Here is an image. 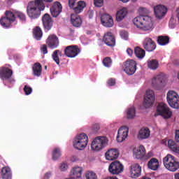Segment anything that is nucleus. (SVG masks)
I'll use <instances>...</instances> for the list:
<instances>
[{
    "label": "nucleus",
    "instance_id": "37",
    "mask_svg": "<svg viewBox=\"0 0 179 179\" xmlns=\"http://www.w3.org/2000/svg\"><path fill=\"white\" fill-rule=\"evenodd\" d=\"M34 36L36 40H41L43 37V31L40 27H36L34 29Z\"/></svg>",
    "mask_w": 179,
    "mask_h": 179
},
{
    "label": "nucleus",
    "instance_id": "26",
    "mask_svg": "<svg viewBox=\"0 0 179 179\" xmlns=\"http://www.w3.org/2000/svg\"><path fill=\"white\" fill-rule=\"evenodd\" d=\"M145 155L146 150L143 145H140L138 148L134 150V157H135V159H143Z\"/></svg>",
    "mask_w": 179,
    "mask_h": 179
},
{
    "label": "nucleus",
    "instance_id": "5",
    "mask_svg": "<svg viewBox=\"0 0 179 179\" xmlns=\"http://www.w3.org/2000/svg\"><path fill=\"white\" fill-rule=\"evenodd\" d=\"M108 143V139L106 136H97L95 138L91 143V149L95 152L101 150L103 148L107 146Z\"/></svg>",
    "mask_w": 179,
    "mask_h": 179
},
{
    "label": "nucleus",
    "instance_id": "58",
    "mask_svg": "<svg viewBox=\"0 0 179 179\" xmlns=\"http://www.w3.org/2000/svg\"><path fill=\"white\" fill-rule=\"evenodd\" d=\"M43 1H44V2H52L53 0H42V2Z\"/></svg>",
    "mask_w": 179,
    "mask_h": 179
},
{
    "label": "nucleus",
    "instance_id": "49",
    "mask_svg": "<svg viewBox=\"0 0 179 179\" xmlns=\"http://www.w3.org/2000/svg\"><path fill=\"white\" fill-rule=\"evenodd\" d=\"M103 0H94V5L97 8H101V6H103Z\"/></svg>",
    "mask_w": 179,
    "mask_h": 179
},
{
    "label": "nucleus",
    "instance_id": "30",
    "mask_svg": "<svg viewBox=\"0 0 179 179\" xmlns=\"http://www.w3.org/2000/svg\"><path fill=\"white\" fill-rule=\"evenodd\" d=\"M34 76H41L43 72V67L40 63H35L32 67Z\"/></svg>",
    "mask_w": 179,
    "mask_h": 179
},
{
    "label": "nucleus",
    "instance_id": "45",
    "mask_svg": "<svg viewBox=\"0 0 179 179\" xmlns=\"http://www.w3.org/2000/svg\"><path fill=\"white\" fill-rule=\"evenodd\" d=\"M100 131V125L99 124H92L91 127V132L92 134H97Z\"/></svg>",
    "mask_w": 179,
    "mask_h": 179
},
{
    "label": "nucleus",
    "instance_id": "15",
    "mask_svg": "<svg viewBox=\"0 0 179 179\" xmlns=\"http://www.w3.org/2000/svg\"><path fill=\"white\" fill-rule=\"evenodd\" d=\"M129 129L125 126L121 127L117 131V141L119 143L124 142L128 137Z\"/></svg>",
    "mask_w": 179,
    "mask_h": 179
},
{
    "label": "nucleus",
    "instance_id": "32",
    "mask_svg": "<svg viewBox=\"0 0 179 179\" xmlns=\"http://www.w3.org/2000/svg\"><path fill=\"white\" fill-rule=\"evenodd\" d=\"M1 177L3 179H11L12 172L9 167H3L1 169Z\"/></svg>",
    "mask_w": 179,
    "mask_h": 179
},
{
    "label": "nucleus",
    "instance_id": "34",
    "mask_svg": "<svg viewBox=\"0 0 179 179\" xmlns=\"http://www.w3.org/2000/svg\"><path fill=\"white\" fill-rule=\"evenodd\" d=\"M157 41L159 45H167L170 43V37L167 36H159Z\"/></svg>",
    "mask_w": 179,
    "mask_h": 179
},
{
    "label": "nucleus",
    "instance_id": "20",
    "mask_svg": "<svg viewBox=\"0 0 179 179\" xmlns=\"http://www.w3.org/2000/svg\"><path fill=\"white\" fill-rule=\"evenodd\" d=\"M103 41L108 47H114L115 45V37L111 32H106L104 34Z\"/></svg>",
    "mask_w": 179,
    "mask_h": 179
},
{
    "label": "nucleus",
    "instance_id": "48",
    "mask_svg": "<svg viewBox=\"0 0 179 179\" xmlns=\"http://www.w3.org/2000/svg\"><path fill=\"white\" fill-rule=\"evenodd\" d=\"M41 52H42V54H43L44 55H45V54H48V50L47 48V45H45V44L41 45Z\"/></svg>",
    "mask_w": 179,
    "mask_h": 179
},
{
    "label": "nucleus",
    "instance_id": "17",
    "mask_svg": "<svg viewBox=\"0 0 179 179\" xmlns=\"http://www.w3.org/2000/svg\"><path fill=\"white\" fill-rule=\"evenodd\" d=\"M168 10L166 7L163 5H158L154 8L155 15L157 19L164 17Z\"/></svg>",
    "mask_w": 179,
    "mask_h": 179
},
{
    "label": "nucleus",
    "instance_id": "12",
    "mask_svg": "<svg viewBox=\"0 0 179 179\" xmlns=\"http://www.w3.org/2000/svg\"><path fill=\"white\" fill-rule=\"evenodd\" d=\"M155 92L152 90H148L144 97L143 106L145 108H149L155 103Z\"/></svg>",
    "mask_w": 179,
    "mask_h": 179
},
{
    "label": "nucleus",
    "instance_id": "19",
    "mask_svg": "<svg viewBox=\"0 0 179 179\" xmlns=\"http://www.w3.org/2000/svg\"><path fill=\"white\" fill-rule=\"evenodd\" d=\"M129 170L131 178H138V177H141L142 168L141 167V165H139V164H131Z\"/></svg>",
    "mask_w": 179,
    "mask_h": 179
},
{
    "label": "nucleus",
    "instance_id": "39",
    "mask_svg": "<svg viewBox=\"0 0 179 179\" xmlns=\"http://www.w3.org/2000/svg\"><path fill=\"white\" fill-rule=\"evenodd\" d=\"M136 114V110H135V107H130L127 110V118H128V120H132L135 118Z\"/></svg>",
    "mask_w": 179,
    "mask_h": 179
},
{
    "label": "nucleus",
    "instance_id": "35",
    "mask_svg": "<svg viewBox=\"0 0 179 179\" xmlns=\"http://www.w3.org/2000/svg\"><path fill=\"white\" fill-rule=\"evenodd\" d=\"M168 146L172 152H174L175 153H179V147L177 146V143H176L175 141L173 140H169L168 141Z\"/></svg>",
    "mask_w": 179,
    "mask_h": 179
},
{
    "label": "nucleus",
    "instance_id": "43",
    "mask_svg": "<svg viewBox=\"0 0 179 179\" xmlns=\"http://www.w3.org/2000/svg\"><path fill=\"white\" fill-rule=\"evenodd\" d=\"M85 179H97V175L92 171H88L85 173Z\"/></svg>",
    "mask_w": 179,
    "mask_h": 179
},
{
    "label": "nucleus",
    "instance_id": "2",
    "mask_svg": "<svg viewBox=\"0 0 179 179\" xmlns=\"http://www.w3.org/2000/svg\"><path fill=\"white\" fill-rule=\"evenodd\" d=\"M133 23L137 29L143 31H150L153 30V20L152 17L148 15H140L134 18Z\"/></svg>",
    "mask_w": 179,
    "mask_h": 179
},
{
    "label": "nucleus",
    "instance_id": "57",
    "mask_svg": "<svg viewBox=\"0 0 179 179\" xmlns=\"http://www.w3.org/2000/svg\"><path fill=\"white\" fill-rule=\"evenodd\" d=\"M169 26L171 29H174V24H171V22H169Z\"/></svg>",
    "mask_w": 179,
    "mask_h": 179
},
{
    "label": "nucleus",
    "instance_id": "36",
    "mask_svg": "<svg viewBox=\"0 0 179 179\" xmlns=\"http://www.w3.org/2000/svg\"><path fill=\"white\" fill-rule=\"evenodd\" d=\"M134 54L137 58L142 59L145 55V50L141 48L140 47H136L134 48Z\"/></svg>",
    "mask_w": 179,
    "mask_h": 179
},
{
    "label": "nucleus",
    "instance_id": "53",
    "mask_svg": "<svg viewBox=\"0 0 179 179\" xmlns=\"http://www.w3.org/2000/svg\"><path fill=\"white\" fill-rule=\"evenodd\" d=\"M127 52L128 55H129V57H132V55L134 54V50L132 49H131V48H128L127 49Z\"/></svg>",
    "mask_w": 179,
    "mask_h": 179
},
{
    "label": "nucleus",
    "instance_id": "14",
    "mask_svg": "<svg viewBox=\"0 0 179 179\" xmlns=\"http://www.w3.org/2000/svg\"><path fill=\"white\" fill-rule=\"evenodd\" d=\"M46 44L49 48L54 50L55 48H57L59 45V39H58L57 35L51 34L46 39Z\"/></svg>",
    "mask_w": 179,
    "mask_h": 179
},
{
    "label": "nucleus",
    "instance_id": "21",
    "mask_svg": "<svg viewBox=\"0 0 179 179\" xmlns=\"http://www.w3.org/2000/svg\"><path fill=\"white\" fill-rule=\"evenodd\" d=\"M62 12V5L60 2L56 1L50 8V13L53 17L59 16V13Z\"/></svg>",
    "mask_w": 179,
    "mask_h": 179
},
{
    "label": "nucleus",
    "instance_id": "11",
    "mask_svg": "<svg viewBox=\"0 0 179 179\" xmlns=\"http://www.w3.org/2000/svg\"><path fill=\"white\" fill-rule=\"evenodd\" d=\"M164 76L163 74L157 75L154 77L152 81V85L155 90H162L164 87Z\"/></svg>",
    "mask_w": 179,
    "mask_h": 179
},
{
    "label": "nucleus",
    "instance_id": "4",
    "mask_svg": "<svg viewBox=\"0 0 179 179\" xmlns=\"http://www.w3.org/2000/svg\"><path fill=\"white\" fill-rule=\"evenodd\" d=\"M89 143V138L87 135L85 133H82L74 139L73 146L78 150H83L87 146Z\"/></svg>",
    "mask_w": 179,
    "mask_h": 179
},
{
    "label": "nucleus",
    "instance_id": "13",
    "mask_svg": "<svg viewBox=\"0 0 179 179\" xmlns=\"http://www.w3.org/2000/svg\"><path fill=\"white\" fill-rule=\"evenodd\" d=\"M79 52H80V49L77 45H69L64 49L65 56L69 58H75Z\"/></svg>",
    "mask_w": 179,
    "mask_h": 179
},
{
    "label": "nucleus",
    "instance_id": "42",
    "mask_svg": "<svg viewBox=\"0 0 179 179\" xmlns=\"http://www.w3.org/2000/svg\"><path fill=\"white\" fill-rule=\"evenodd\" d=\"M61 157V150L59 148H55L52 153V159L57 160Z\"/></svg>",
    "mask_w": 179,
    "mask_h": 179
},
{
    "label": "nucleus",
    "instance_id": "44",
    "mask_svg": "<svg viewBox=\"0 0 179 179\" xmlns=\"http://www.w3.org/2000/svg\"><path fill=\"white\" fill-rule=\"evenodd\" d=\"M103 64L104 65V66H106V68H110V66H111L112 64H113V60L111 59V57H106L103 59Z\"/></svg>",
    "mask_w": 179,
    "mask_h": 179
},
{
    "label": "nucleus",
    "instance_id": "27",
    "mask_svg": "<svg viewBox=\"0 0 179 179\" xmlns=\"http://www.w3.org/2000/svg\"><path fill=\"white\" fill-rule=\"evenodd\" d=\"M71 22L74 27H80L82 26V18L77 14L71 15Z\"/></svg>",
    "mask_w": 179,
    "mask_h": 179
},
{
    "label": "nucleus",
    "instance_id": "8",
    "mask_svg": "<svg viewBox=\"0 0 179 179\" xmlns=\"http://www.w3.org/2000/svg\"><path fill=\"white\" fill-rule=\"evenodd\" d=\"M157 113L159 115H162L165 120L171 118L173 113L170 110V108L166 103H160L157 107Z\"/></svg>",
    "mask_w": 179,
    "mask_h": 179
},
{
    "label": "nucleus",
    "instance_id": "59",
    "mask_svg": "<svg viewBox=\"0 0 179 179\" xmlns=\"http://www.w3.org/2000/svg\"><path fill=\"white\" fill-rule=\"evenodd\" d=\"M141 179H151L150 178H148V177H145V176H143V177H142Z\"/></svg>",
    "mask_w": 179,
    "mask_h": 179
},
{
    "label": "nucleus",
    "instance_id": "62",
    "mask_svg": "<svg viewBox=\"0 0 179 179\" xmlns=\"http://www.w3.org/2000/svg\"><path fill=\"white\" fill-rule=\"evenodd\" d=\"M45 69H47V66H45Z\"/></svg>",
    "mask_w": 179,
    "mask_h": 179
},
{
    "label": "nucleus",
    "instance_id": "31",
    "mask_svg": "<svg viewBox=\"0 0 179 179\" xmlns=\"http://www.w3.org/2000/svg\"><path fill=\"white\" fill-rule=\"evenodd\" d=\"M148 167L155 171L159 169V160L156 158H152L148 163Z\"/></svg>",
    "mask_w": 179,
    "mask_h": 179
},
{
    "label": "nucleus",
    "instance_id": "60",
    "mask_svg": "<svg viewBox=\"0 0 179 179\" xmlns=\"http://www.w3.org/2000/svg\"><path fill=\"white\" fill-rule=\"evenodd\" d=\"M87 34H92V31H87Z\"/></svg>",
    "mask_w": 179,
    "mask_h": 179
},
{
    "label": "nucleus",
    "instance_id": "47",
    "mask_svg": "<svg viewBox=\"0 0 179 179\" xmlns=\"http://www.w3.org/2000/svg\"><path fill=\"white\" fill-rule=\"evenodd\" d=\"M120 36L123 40H128V32L126 31H120Z\"/></svg>",
    "mask_w": 179,
    "mask_h": 179
},
{
    "label": "nucleus",
    "instance_id": "46",
    "mask_svg": "<svg viewBox=\"0 0 179 179\" xmlns=\"http://www.w3.org/2000/svg\"><path fill=\"white\" fill-rule=\"evenodd\" d=\"M24 92L26 96H29V94H31V92H33V89L31 87L25 85L24 87Z\"/></svg>",
    "mask_w": 179,
    "mask_h": 179
},
{
    "label": "nucleus",
    "instance_id": "56",
    "mask_svg": "<svg viewBox=\"0 0 179 179\" xmlns=\"http://www.w3.org/2000/svg\"><path fill=\"white\" fill-rule=\"evenodd\" d=\"M175 179H179V173L175 174Z\"/></svg>",
    "mask_w": 179,
    "mask_h": 179
},
{
    "label": "nucleus",
    "instance_id": "16",
    "mask_svg": "<svg viewBox=\"0 0 179 179\" xmlns=\"http://www.w3.org/2000/svg\"><path fill=\"white\" fill-rule=\"evenodd\" d=\"M143 48L149 52L156 50V43L151 38L147 37L143 42Z\"/></svg>",
    "mask_w": 179,
    "mask_h": 179
},
{
    "label": "nucleus",
    "instance_id": "55",
    "mask_svg": "<svg viewBox=\"0 0 179 179\" xmlns=\"http://www.w3.org/2000/svg\"><path fill=\"white\" fill-rule=\"evenodd\" d=\"M173 64L174 65H179V60L177 59H173Z\"/></svg>",
    "mask_w": 179,
    "mask_h": 179
},
{
    "label": "nucleus",
    "instance_id": "22",
    "mask_svg": "<svg viewBox=\"0 0 179 179\" xmlns=\"http://www.w3.org/2000/svg\"><path fill=\"white\" fill-rule=\"evenodd\" d=\"M101 22L105 27H113V26H114L113 17L108 14L102 15L101 17Z\"/></svg>",
    "mask_w": 179,
    "mask_h": 179
},
{
    "label": "nucleus",
    "instance_id": "61",
    "mask_svg": "<svg viewBox=\"0 0 179 179\" xmlns=\"http://www.w3.org/2000/svg\"><path fill=\"white\" fill-rule=\"evenodd\" d=\"M132 2H136V0H131Z\"/></svg>",
    "mask_w": 179,
    "mask_h": 179
},
{
    "label": "nucleus",
    "instance_id": "10",
    "mask_svg": "<svg viewBox=\"0 0 179 179\" xmlns=\"http://www.w3.org/2000/svg\"><path fill=\"white\" fill-rule=\"evenodd\" d=\"M108 171L115 176L121 174L124 171V165L119 161H114L109 165Z\"/></svg>",
    "mask_w": 179,
    "mask_h": 179
},
{
    "label": "nucleus",
    "instance_id": "38",
    "mask_svg": "<svg viewBox=\"0 0 179 179\" xmlns=\"http://www.w3.org/2000/svg\"><path fill=\"white\" fill-rule=\"evenodd\" d=\"M58 55L62 57V52L59 51V50H56L53 52L52 55V58L57 65H59V57H58Z\"/></svg>",
    "mask_w": 179,
    "mask_h": 179
},
{
    "label": "nucleus",
    "instance_id": "54",
    "mask_svg": "<svg viewBox=\"0 0 179 179\" xmlns=\"http://www.w3.org/2000/svg\"><path fill=\"white\" fill-rule=\"evenodd\" d=\"M51 177V173H46L44 176L43 179H48Z\"/></svg>",
    "mask_w": 179,
    "mask_h": 179
},
{
    "label": "nucleus",
    "instance_id": "33",
    "mask_svg": "<svg viewBox=\"0 0 179 179\" xmlns=\"http://www.w3.org/2000/svg\"><path fill=\"white\" fill-rule=\"evenodd\" d=\"M147 66L149 69L152 71H156L159 68V61L157 59H151L148 61Z\"/></svg>",
    "mask_w": 179,
    "mask_h": 179
},
{
    "label": "nucleus",
    "instance_id": "24",
    "mask_svg": "<svg viewBox=\"0 0 179 179\" xmlns=\"http://www.w3.org/2000/svg\"><path fill=\"white\" fill-rule=\"evenodd\" d=\"M150 136V129L148 127L141 128L137 135V138L139 141H143V139H148Z\"/></svg>",
    "mask_w": 179,
    "mask_h": 179
},
{
    "label": "nucleus",
    "instance_id": "25",
    "mask_svg": "<svg viewBox=\"0 0 179 179\" xmlns=\"http://www.w3.org/2000/svg\"><path fill=\"white\" fill-rule=\"evenodd\" d=\"M105 156L106 160H116V159H118V156H120V152L118 150L111 148L106 152Z\"/></svg>",
    "mask_w": 179,
    "mask_h": 179
},
{
    "label": "nucleus",
    "instance_id": "18",
    "mask_svg": "<svg viewBox=\"0 0 179 179\" xmlns=\"http://www.w3.org/2000/svg\"><path fill=\"white\" fill-rule=\"evenodd\" d=\"M12 75H13V71H12V69L6 66L0 67V78L1 80H8V79H10Z\"/></svg>",
    "mask_w": 179,
    "mask_h": 179
},
{
    "label": "nucleus",
    "instance_id": "40",
    "mask_svg": "<svg viewBox=\"0 0 179 179\" xmlns=\"http://www.w3.org/2000/svg\"><path fill=\"white\" fill-rule=\"evenodd\" d=\"M82 171H83L82 167L77 166L72 169L71 173L76 178H80L82 177Z\"/></svg>",
    "mask_w": 179,
    "mask_h": 179
},
{
    "label": "nucleus",
    "instance_id": "9",
    "mask_svg": "<svg viewBox=\"0 0 179 179\" xmlns=\"http://www.w3.org/2000/svg\"><path fill=\"white\" fill-rule=\"evenodd\" d=\"M136 62L134 59H127L123 63V71L127 75H134L136 72Z\"/></svg>",
    "mask_w": 179,
    "mask_h": 179
},
{
    "label": "nucleus",
    "instance_id": "28",
    "mask_svg": "<svg viewBox=\"0 0 179 179\" xmlns=\"http://www.w3.org/2000/svg\"><path fill=\"white\" fill-rule=\"evenodd\" d=\"M127 15H128V10L126 8H123L119 10L116 14L117 22H121L122 20H124Z\"/></svg>",
    "mask_w": 179,
    "mask_h": 179
},
{
    "label": "nucleus",
    "instance_id": "52",
    "mask_svg": "<svg viewBox=\"0 0 179 179\" xmlns=\"http://www.w3.org/2000/svg\"><path fill=\"white\" fill-rule=\"evenodd\" d=\"M60 170L62 171H66V170H68V164L66 163H63L60 165Z\"/></svg>",
    "mask_w": 179,
    "mask_h": 179
},
{
    "label": "nucleus",
    "instance_id": "50",
    "mask_svg": "<svg viewBox=\"0 0 179 179\" xmlns=\"http://www.w3.org/2000/svg\"><path fill=\"white\" fill-rule=\"evenodd\" d=\"M69 6L70 9H73L76 6V0H69Z\"/></svg>",
    "mask_w": 179,
    "mask_h": 179
},
{
    "label": "nucleus",
    "instance_id": "3",
    "mask_svg": "<svg viewBox=\"0 0 179 179\" xmlns=\"http://www.w3.org/2000/svg\"><path fill=\"white\" fill-rule=\"evenodd\" d=\"M163 163L165 169L173 173L177 171L179 169V162L176 160V157L169 154L163 159Z\"/></svg>",
    "mask_w": 179,
    "mask_h": 179
},
{
    "label": "nucleus",
    "instance_id": "41",
    "mask_svg": "<svg viewBox=\"0 0 179 179\" xmlns=\"http://www.w3.org/2000/svg\"><path fill=\"white\" fill-rule=\"evenodd\" d=\"M15 17L20 19L22 23H26V15L20 11H15Z\"/></svg>",
    "mask_w": 179,
    "mask_h": 179
},
{
    "label": "nucleus",
    "instance_id": "6",
    "mask_svg": "<svg viewBox=\"0 0 179 179\" xmlns=\"http://www.w3.org/2000/svg\"><path fill=\"white\" fill-rule=\"evenodd\" d=\"M16 20L15 13H13L10 10H6L5 13V17H3L0 19V24L3 27H10V24Z\"/></svg>",
    "mask_w": 179,
    "mask_h": 179
},
{
    "label": "nucleus",
    "instance_id": "51",
    "mask_svg": "<svg viewBox=\"0 0 179 179\" xmlns=\"http://www.w3.org/2000/svg\"><path fill=\"white\" fill-rule=\"evenodd\" d=\"M108 86H114L115 85V78H110L107 81Z\"/></svg>",
    "mask_w": 179,
    "mask_h": 179
},
{
    "label": "nucleus",
    "instance_id": "7",
    "mask_svg": "<svg viewBox=\"0 0 179 179\" xmlns=\"http://www.w3.org/2000/svg\"><path fill=\"white\" fill-rule=\"evenodd\" d=\"M166 99L168 104H169L170 107L172 108H179V96L177 92L171 90L167 92Z\"/></svg>",
    "mask_w": 179,
    "mask_h": 179
},
{
    "label": "nucleus",
    "instance_id": "1",
    "mask_svg": "<svg viewBox=\"0 0 179 179\" xmlns=\"http://www.w3.org/2000/svg\"><path fill=\"white\" fill-rule=\"evenodd\" d=\"M45 9V4L43 0L30 1L27 7V13L31 19H37L41 15V10Z\"/></svg>",
    "mask_w": 179,
    "mask_h": 179
},
{
    "label": "nucleus",
    "instance_id": "23",
    "mask_svg": "<svg viewBox=\"0 0 179 179\" xmlns=\"http://www.w3.org/2000/svg\"><path fill=\"white\" fill-rule=\"evenodd\" d=\"M42 22L45 30H51L52 24H54V22L52 21V18H51L50 14L45 13L42 17Z\"/></svg>",
    "mask_w": 179,
    "mask_h": 179
},
{
    "label": "nucleus",
    "instance_id": "29",
    "mask_svg": "<svg viewBox=\"0 0 179 179\" xmlns=\"http://www.w3.org/2000/svg\"><path fill=\"white\" fill-rule=\"evenodd\" d=\"M85 8H86V3L83 1H80L77 3V5L74 6L73 10L78 15L83 12Z\"/></svg>",
    "mask_w": 179,
    "mask_h": 179
}]
</instances>
